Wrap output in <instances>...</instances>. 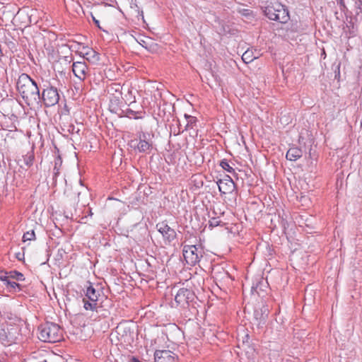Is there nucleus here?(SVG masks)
Segmentation results:
<instances>
[{
  "mask_svg": "<svg viewBox=\"0 0 362 362\" xmlns=\"http://www.w3.org/2000/svg\"><path fill=\"white\" fill-rule=\"evenodd\" d=\"M122 89L119 83H112L107 87V94L111 103L110 107H117L122 102Z\"/></svg>",
  "mask_w": 362,
  "mask_h": 362,
  "instance_id": "nucleus-8",
  "label": "nucleus"
},
{
  "mask_svg": "<svg viewBox=\"0 0 362 362\" xmlns=\"http://www.w3.org/2000/svg\"><path fill=\"white\" fill-rule=\"evenodd\" d=\"M38 338L45 342L55 343L62 338V329L57 324L45 322L39 327Z\"/></svg>",
  "mask_w": 362,
  "mask_h": 362,
  "instance_id": "nucleus-2",
  "label": "nucleus"
},
{
  "mask_svg": "<svg viewBox=\"0 0 362 362\" xmlns=\"http://www.w3.org/2000/svg\"><path fill=\"white\" fill-rule=\"evenodd\" d=\"M42 100L46 107L54 106L59 100V94L56 87L52 86L44 88L40 96V100Z\"/></svg>",
  "mask_w": 362,
  "mask_h": 362,
  "instance_id": "nucleus-7",
  "label": "nucleus"
},
{
  "mask_svg": "<svg viewBox=\"0 0 362 362\" xmlns=\"http://www.w3.org/2000/svg\"><path fill=\"white\" fill-rule=\"evenodd\" d=\"M72 71L75 76L81 81H84L89 74V70L84 62H76L72 64Z\"/></svg>",
  "mask_w": 362,
  "mask_h": 362,
  "instance_id": "nucleus-13",
  "label": "nucleus"
},
{
  "mask_svg": "<svg viewBox=\"0 0 362 362\" xmlns=\"http://www.w3.org/2000/svg\"><path fill=\"white\" fill-rule=\"evenodd\" d=\"M156 227L162 235L165 243H170L176 238L177 233L175 230L170 228L165 222L158 223Z\"/></svg>",
  "mask_w": 362,
  "mask_h": 362,
  "instance_id": "nucleus-11",
  "label": "nucleus"
},
{
  "mask_svg": "<svg viewBox=\"0 0 362 362\" xmlns=\"http://www.w3.org/2000/svg\"><path fill=\"white\" fill-rule=\"evenodd\" d=\"M62 163V160L60 156L56 158L54 161V174L57 176L59 173V168Z\"/></svg>",
  "mask_w": 362,
  "mask_h": 362,
  "instance_id": "nucleus-22",
  "label": "nucleus"
},
{
  "mask_svg": "<svg viewBox=\"0 0 362 362\" xmlns=\"http://www.w3.org/2000/svg\"><path fill=\"white\" fill-rule=\"evenodd\" d=\"M34 158L35 156L33 151H29L27 154L23 156V163L26 167H30L33 163Z\"/></svg>",
  "mask_w": 362,
  "mask_h": 362,
  "instance_id": "nucleus-18",
  "label": "nucleus"
},
{
  "mask_svg": "<svg viewBox=\"0 0 362 362\" xmlns=\"http://www.w3.org/2000/svg\"><path fill=\"white\" fill-rule=\"evenodd\" d=\"M87 284L85 297L83 298V308L86 310H96L98 308V301L101 296V291L96 289L90 282Z\"/></svg>",
  "mask_w": 362,
  "mask_h": 362,
  "instance_id": "nucleus-4",
  "label": "nucleus"
},
{
  "mask_svg": "<svg viewBox=\"0 0 362 362\" xmlns=\"http://www.w3.org/2000/svg\"><path fill=\"white\" fill-rule=\"evenodd\" d=\"M257 287H258V285H257L255 287V286H252V290H255V291H256V292H257V293H258V292H257Z\"/></svg>",
  "mask_w": 362,
  "mask_h": 362,
  "instance_id": "nucleus-32",
  "label": "nucleus"
},
{
  "mask_svg": "<svg viewBox=\"0 0 362 362\" xmlns=\"http://www.w3.org/2000/svg\"><path fill=\"white\" fill-rule=\"evenodd\" d=\"M41 362H47V361L46 360H44V361H41Z\"/></svg>",
  "mask_w": 362,
  "mask_h": 362,
  "instance_id": "nucleus-37",
  "label": "nucleus"
},
{
  "mask_svg": "<svg viewBox=\"0 0 362 362\" xmlns=\"http://www.w3.org/2000/svg\"><path fill=\"white\" fill-rule=\"evenodd\" d=\"M8 276L11 279H16L17 281H23L25 279L23 274L16 270L9 272Z\"/></svg>",
  "mask_w": 362,
  "mask_h": 362,
  "instance_id": "nucleus-20",
  "label": "nucleus"
},
{
  "mask_svg": "<svg viewBox=\"0 0 362 362\" xmlns=\"http://www.w3.org/2000/svg\"><path fill=\"white\" fill-rule=\"evenodd\" d=\"M269 309L267 306L262 305L260 308H256L254 312V317L258 325L264 324L268 316Z\"/></svg>",
  "mask_w": 362,
  "mask_h": 362,
  "instance_id": "nucleus-15",
  "label": "nucleus"
},
{
  "mask_svg": "<svg viewBox=\"0 0 362 362\" xmlns=\"http://www.w3.org/2000/svg\"><path fill=\"white\" fill-rule=\"evenodd\" d=\"M137 137V139L129 141V146L139 153H149L153 146V142L149 139L150 135L141 132L138 133Z\"/></svg>",
  "mask_w": 362,
  "mask_h": 362,
  "instance_id": "nucleus-5",
  "label": "nucleus"
},
{
  "mask_svg": "<svg viewBox=\"0 0 362 362\" xmlns=\"http://www.w3.org/2000/svg\"><path fill=\"white\" fill-rule=\"evenodd\" d=\"M0 340H1L3 343L7 341V336L5 330L3 329H0Z\"/></svg>",
  "mask_w": 362,
  "mask_h": 362,
  "instance_id": "nucleus-27",
  "label": "nucleus"
},
{
  "mask_svg": "<svg viewBox=\"0 0 362 362\" xmlns=\"http://www.w3.org/2000/svg\"><path fill=\"white\" fill-rule=\"evenodd\" d=\"M356 8L358 10L356 12L357 14L360 12H362V0H359L358 1L356 2Z\"/></svg>",
  "mask_w": 362,
  "mask_h": 362,
  "instance_id": "nucleus-29",
  "label": "nucleus"
},
{
  "mask_svg": "<svg viewBox=\"0 0 362 362\" xmlns=\"http://www.w3.org/2000/svg\"><path fill=\"white\" fill-rule=\"evenodd\" d=\"M194 292L188 288H182L177 292L175 296V300L181 306L185 307L194 299Z\"/></svg>",
  "mask_w": 362,
  "mask_h": 362,
  "instance_id": "nucleus-10",
  "label": "nucleus"
},
{
  "mask_svg": "<svg viewBox=\"0 0 362 362\" xmlns=\"http://www.w3.org/2000/svg\"><path fill=\"white\" fill-rule=\"evenodd\" d=\"M217 185L221 194L231 193L235 189V183L228 175H226L224 178L218 180Z\"/></svg>",
  "mask_w": 362,
  "mask_h": 362,
  "instance_id": "nucleus-14",
  "label": "nucleus"
},
{
  "mask_svg": "<svg viewBox=\"0 0 362 362\" xmlns=\"http://www.w3.org/2000/svg\"><path fill=\"white\" fill-rule=\"evenodd\" d=\"M220 165L223 169L226 170L228 173H234V169L229 165L228 162L226 160H223L221 161Z\"/></svg>",
  "mask_w": 362,
  "mask_h": 362,
  "instance_id": "nucleus-26",
  "label": "nucleus"
},
{
  "mask_svg": "<svg viewBox=\"0 0 362 362\" xmlns=\"http://www.w3.org/2000/svg\"><path fill=\"white\" fill-rule=\"evenodd\" d=\"M210 226H215L218 225V221L216 218H213L212 221H210Z\"/></svg>",
  "mask_w": 362,
  "mask_h": 362,
  "instance_id": "nucleus-30",
  "label": "nucleus"
},
{
  "mask_svg": "<svg viewBox=\"0 0 362 362\" xmlns=\"http://www.w3.org/2000/svg\"><path fill=\"white\" fill-rule=\"evenodd\" d=\"M182 253L186 262L191 266L198 263L203 256L202 248L194 245H184Z\"/></svg>",
  "mask_w": 362,
  "mask_h": 362,
  "instance_id": "nucleus-6",
  "label": "nucleus"
},
{
  "mask_svg": "<svg viewBox=\"0 0 362 362\" xmlns=\"http://www.w3.org/2000/svg\"><path fill=\"white\" fill-rule=\"evenodd\" d=\"M35 239V234L33 230L27 231L23 234V240L24 242L28 240H33Z\"/></svg>",
  "mask_w": 362,
  "mask_h": 362,
  "instance_id": "nucleus-23",
  "label": "nucleus"
},
{
  "mask_svg": "<svg viewBox=\"0 0 362 362\" xmlns=\"http://www.w3.org/2000/svg\"><path fill=\"white\" fill-rule=\"evenodd\" d=\"M154 362H177V356L170 350H156Z\"/></svg>",
  "mask_w": 362,
  "mask_h": 362,
  "instance_id": "nucleus-12",
  "label": "nucleus"
},
{
  "mask_svg": "<svg viewBox=\"0 0 362 362\" xmlns=\"http://www.w3.org/2000/svg\"><path fill=\"white\" fill-rule=\"evenodd\" d=\"M185 117L187 122L185 129H187L189 127H192V124L197 122V118L195 117L185 114Z\"/></svg>",
  "mask_w": 362,
  "mask_h": 362,
  "instance_id": "nucleus-21",
  "label": "nucleus"
},
{
  "mask_svg": "<svg viewBox=\"0 0 362 362\" xmlns=\"http://www.w3.org/2000/svg\"><path fill=\"white\" fill-rule=\"evenodd\" d=\"M264 13L270 20L281 23H285L289 20L288 9L285 6L276 1H271L264 8Z\"/></svg>",
  "mask_w": 362,
  "mask_h": 362,
  "instance_id": "nucleus-3",
  "label": "nucleus"
},
{
  "mask_svg": "<svg viewBox=\"0 0 362 362\" xmlns=\"http://www.w3.org/2000/svg\"><path fill=\"white\" fill-rule=\"evenodd\" d=\"M17 258L20 259V253L17 255Z\"/></svg>",
  "mask_w": 362,
  "mask_h": 362,
  "instance_id": "nucleus-34",
  "label": "nucleus"
},
{
  "mask_svg": "<svg viewBox=\"0 0 362 362\" xmlns=\"http://www.w3.org/2000/svg\"><path fill=\"white\" fill-rule=\"evenodd\" d=\"M115 334L119 341L129 343L132 339V332L127 322H120L115 328Z\"/></svg>",
  "mask_w": 362,
  "mask_h": 362,
  "instance_id": "nucleus-9",
  "label": "nucleus"
},
{
  "mask_svg": "<svg viewBox=\"0 0 362 362\" xmlns=\"http://www.w3.org/2000/svg\"><path fill=\"white\" fill-rule=\"evenodd\" d=\"M84 58L89 62L96 64L100 61V54L91 48H87L83 53Z\"/></svg>",
  "mask_w": 362,
  "mask_h": 362,
  "instance_id": "nucleus-16",
  "label": "nucleus"
},
{
  "mask_svg": "<svg viewBox=\"0 0 362 362\" xmlns=\"http://www.w3.org/2000/svg\"><path fill=\"white\" fill-rule=\"evenodd\" d=\"M255 59H256V57H254L252 51L249 49L245 51L242 55V59L246 64L252 62Z\"/></svg>",
  "mask_w": 362,
  "mask_h": 362,
  "instance_id": "nucleus-19",
  "label": "nucleus"
},
{
  "mask_svg": "<svg viewBox=\"0 0 362 362\" xmlns=\"http://www.w3.org/2000/svg\"><path fill=\"white\" fill-rule=\"evenodd\" d=\"M5 284L8 286V287H10L11 289L13 290H16V288H18V290H21V286L19 284L15 282V281H11V279L10 278H8L7 279V281H6L5 282Z\"/></svg>",
  "mask_w": 362,
  "mask_h": 362,
  "instance_id": "nucleus-24",
  "label": "nucleus"
},
{
  "mask_svg": "<svg viewBox=\"0 0 362 362\" xmlns=\"http://www.w3.org/2000/svg\"><path fill=\"white\" fill-rule=\"evenodd\" d=\"M89 214H90V215H92V214H93L90 210V211H89Z\"/></svg>",
  "mask_w": 362,
  "mask_h": 362,
  "instance_id": "nucleus-36",
  "label": "nucleus"
},
{
  "mask_svg": "<svg viewBox=\"0 0 362 362\" xmlns=\"http://www.w3.org/2000/svg\"><path fill=\"white\" fill-rule=\"evenodd\" d=\"M16 87L18 93L28 106L37 105L40 102V90L37 83L28 74L19 76Z\"/></svg>",
  "mask_w": 362,
  "mask_h": 362,
  "instance_id": "nucleus-1",
  "label": "nucleus"
},
{
  "mask_svg": "<svg viewBox=\"0 0 362 362\" xmlns=\"http://www.w3.org/2000/svg\"><path fill=\"white\" fill-rule=\"evenodd\" d=\"M223 274H224V275H226V276H228V272H223Z\"/></svg>",
  "mask_w": 362,
  "mask_h": 362,
  "instance_id": "nucleus-33",
  "label": "nucleus"
},
{
  "mask_svg": "<svg viewBox=\"0 0 362 362\" xmlns=\"http://www.w3.org/2000/svg\"><path fill=\"white\" fill-rule=\"evenodd\" d=\"M93 17V21H94L95 24L96 25V26L98 28H99L100 29H101V27L100 26V23H99V21L97 20L94 16H92Z\"/></svg>",
  "mask_w": 362,
  "mask_h": 362,
  "instance_id": "nucleus-31",
  "label": "nucleus"
},
{
  "mask_svg": "<svg viewBox=\"0 0 362 362\" xmlns=\"http://www.w3.org/2000/svg\"><path fill=\"white\" fill-rule=\"evenodd\" d=\"M303 156V151L298 147H292L286 153V158L289 160L296 161Z\"/></svg>",
  "mask_w": 362,
  "mask_h": 362,
  "instance_id": "nucleus-17",
  "label": "nucleus"
},
{
  "mask_svg": "<svg viewBox=\"0 0 362 362\" xmlns=\"http://www.w3.org/2000/svg\"><path fill=\"white\" fill-rule=\"evenodd\" d=\"M123 112L124 113L126 117H128L129 118L133 117L134 119H138V118L141 117L136 116V114L138 113V112H136V111L132 110L131 108L126 109L124 111H123Z\"/></svg>",
  "mask_w": 362,
  "mask_h": 362,
  "instance_id": "nucleus-25",
  "label": "nucleus"
},
{
  "mask_svg": "<svg viewBox=\"0 0 362 362\" xmlns=\"http://www.w3.org/2000/svg\"><path fill=\"white\" fill-rule=\"evenodd\" d=\"M9 278L8 272H0V280L4 281V283L7 281V279Z\"/></svg>",
  "mask_w": 362,
  "mask_h": 362,
  "instance_id": "nucleus-28",
  "label": "nucleus"
},
{
  "mask_svg": "<svg viewBox=\"0 0 362 362\" xmlns=\"http://www.w3.org/2000/svg\"><path fill=\"white\" fill-rule=\"evenodd\" d=\"M81 194V192H78V197H79Z\"/></svg>",
  "mask_w": 362,
  "mask_h": 362,
  "instance_id": "nucleus-35",
  "label": "nucleus"
}]
</instances>
